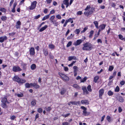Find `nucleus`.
Listing matches in <instances>:
<instances>
[{"mask_svg": "<svg viewBox=\"0 0 125 125\" xmlns=\"http://www.w3.org/2000/svg\"><path fill=\"white\" fill-rule=\"evenodd\" d=\"M40 15H38L35 16L34 19H37L39 18L40 17Z\"/></svg>", "mask_w": 125, "mask_h": 125, "instance_id": "61", "label": "nucleus"}, {"mask_svg": "<svg viewBox=\"0 0 125 125\" xmlns=\"http://www.w3.org/2000/svg\"><path fill=\"white\" fill-rule=\"evenodd\" d=\"M2 107L4 108H7V106L6 103H2L1 104Z\"/></svg>", "mask_w": 125, "mask_h": 125, "instance_id": "29", "label": "nucleus"}, {"mask_svg": "<svg viewBox=\"0 0 125 125\" xmlns=\"http://www.w3.org/2000/svg\"><path fill=\"white\" fill-rule=\"evenodd\" d=\"M73 59L76 60V57L74 56H70L68 57V60L69 61H71Z\"/></svg>", "mask_w": 125, "mask_h": 125, "instance_id": "21", "label": "nucleus"}, {"mask_svg": "<svg viewBox=\"0 0 125 125\" xmlns=\"http://www.w3.org/2000/svg\"><path fill=\"white\" fill-rule=\"evenodd\" d=\"M13 80L14 81L17 82L18 83H23L26 82V80L23 79H21L17 75L15 76L12 78Z\"/></svg>", "mask_w": 125, "mask_h": 125, "instance_id": "2", "label": "nucleus"}, {"mask_svg": "<svg viewBox=\"0 0 125 125\" xmlns=\"http://www.w3.org/2000/svg\"><path fill=\"white\" fill-rule=\"evenodd\" d=\"M48 27V26L46 25L42 27L39 30L40 32H42L45 30Z\"/></svg>", "mask_w": 125, "mask_h": 125, "instance_id": "19", "label": "nucleus"}, {"mask_svg": "<svg viewBox=\"0 0 125 125\" xmlns=\"http://www.w3.org/2000/svg\"><path fill=\"white\" fill-rule=\"evenodd\" d=\"M37 3L36 1L33 2L31 4V6L29 7V9L30 10H33L36 7Z\"/></svg>", "mask_w": 125, "mask_h": 125, "instance_id": "5", "label": "nucleus"}, {"mask_svg": "<svg viewBox=\"0 0 125 125\" xmlns=\"http://www.w3.org/2000/svg\"><path fill=\"white\" fill-rule=\"evenodd\" d=\"M0 11L2 12H4L5 11V8H0Z\"/></svg>", "mask_w": 125, "mask_h": 125, "instance_id": "57", "label": "nucleus"}, {"mask_svg": "<svg viewBox=\"0 0 125 125\" xmlns=\"http://www.w3.org/2000/svg\"><path fill=\"white\" fill-rule=\"evenodd\" d=\"M30 53L31 55H33L35 54V50L34 48L31 47L30 50Z\"/></svg>", "mask_w": 125, "mask_h": 125, "instance_id": "9", "label": "nucleus"}, {"mask_svg": "<svg viewBox=\"0 0 125 125\" xmlns=\"http://www.w3.org/2000/svg\"><path fill=\"white\" fill-rule=\"evenodd\" d=\"M83 41V40L81 39L77 40L74 43V45L75 46H77L80 45Z\"/></svg>", "mask_w": 125, "mask_h": 125, "instance_id": "10", "label": "nucleus"}, {"mask_svg": "<svg viewBox=\"0 0 125 125\" xmlns=\"http://www.w3.org/2000/svg\"><path fill=\"white\" fill-rule=\"evenodd\" d=\"M50 17V14H48L44 16L42 20V21H44L48 19Z\"/></svg>", "mask_w": 125, "mask_h": 125, "instance_id": "25", "label": "nucleus"}, {"mask_svg": "<svg viewBox=\"0 0 125 125\" xmlns=\"http://www.w3.org/2000/svg\"><path fill=\"white\" fill-rule=\"evenodd\" d=\"M66 92V90L64 88H62L61 90V94L62 95L63 94Z\"/></svg>", "mask_w": 125, "mask_h": 125, "instance_id": "38", "label": "nucleus"}, {"mask_svg": "<svg viewBox=\"0 0 125 125\" xmlns=\"http://www.w3.org/2000/svg\"><path fill=\"white\" fill-rule=\"evenodd\" d=\"M87 79V78L86 77H85L82 79H81V82H84Z\"/></svg>", "mask_w": 125, "mask_h": 125, "instance_id": "42", "label": "nucleus"}, {"mask_svg": "<svg viewBox=\"0 0 125 125\" xmlns=\"http://www.w3.org/2000/svg\"><path fill=\"white\" fill-rule=\"evenodd\" d=\"M90 34L89 35V37L90 38H91L92 37V36L93 35V34L94 33V31L93 30L91 31L90 32Z\"/></svg>", "mask_w": 125, "mask_h": 125, "instance_id": "44", "label": "nucleus"}, {"mask_svg": "<svg viewBox=\"0 0 125 125\" xmlns=\"http://www.w3.org/2000/svg\"><path fill=\"white\" fill-rule=\"evenodd\" d=\"M114 67L112 66H110L108 69V70L109 71H112L114 69Z\"/></svg>", "mask_w": 125, "mask_h": 125, "instance_id": "37", "label": "nucleus"}, {"mask_svg": "<svg viewBox=\"0 0 125 125\" xmlns=\"http://www.w3.org/2000/svg\"><path fill=\"white\" fill-rule=\"evenodd\" d=\"M76 62V61H73V62L71 63L70 64H69L68 65V66L69 67H71L72 66H73V64L75 63Z\"/></svg>", "mask_w": 125, "mask_h": 125, "instance_id": "45", "label": "nucleus"}, {"mask_svg": "<svg viewBox=\"0 0 125 125\" xmlns=\"http://www.w3.org/2000/svg\"><path fill=\"white\" fill-rule=\"evenodd\" d=\"M59 74L63 80L66 81H68L69 80V77L65 74L61 73H59Z\"/></svg>", "mask_w": 125, "mask_h": 125, "instance_id": "3", "label": "nucleus"}, {"mask_svg": "<svg viewBox=\"0 0 125 125\" xmlns=\"http://www.w3.org/2000/svg\"><path fill=\"white\" fill-rule=\"evenodd\" d=\"M21 22L20 21H18L15 25V27L17 29H20V26L21 25Z\"/></svg>", "mask_w": 125, "mask_h": 125, "instance_id": "13", "label": "nucleus"}, {"mask_svg": "<svg viewBox=\"0 0 125 125\" xmlns=\"http://www.w3.org/2000/svg\"><path fill=\"white\" fill-rule=\"evenodd\" d=\"M106 26V24H103L100 25L99 27V30L102 31L104 30Z\"/></svg>", "mask_w": 125, "mask_h": 125, "instance_id": "12", "label": "nucleus"}, {"mask_svg": "<svg viewBox=\"0 0 125 125\" xmlns=\"http://www.w3.org/2000/svg\"><path fill=\"white\" fill-rule=\"evenodd\" d=\"M82 89L84 92L86 94H88L89 93V92L87 90L86 88V87H83Z\"/></svg>", "mask_w": 125, "mask_h": 125, "instance_id": "15", "label": "nucleus"}, {"mask_svg": "<svg viewBox=\"0 0 125 125\" xmlns=\"http://www.w3.org/2000/svg\"><path fill=\"white\" fill-rule=\"evenodd\" d=\"M88 29L87 28V27H85L83 31H82L81 32V33H83L84 32Z\"/></svg>", "mask_w": 125, "mask_h": 125, "instance_id": "55", "label": "nucleus"}, {"mask_svg": "<svg viewBox=\"0 0 125 125\" xmlns=\"http://www.w3.org/2000/svg\"><path fill=\"white\" fill-rule=\"evenodd\" d=\"M70 115V113H68L66 115H62V116L64 117H66Z\"/></svg>", "mask_w": 125, "mask_h": 125, "instance_id": "50", "label": "nucleus"}, {"mask_svg": "<svg viewBox=\"0 0 125 125\" xmlns=\"http://www.w3.org/2000/svg\"><path fill=\"white\" fill-rule=\"evenodd\" d=\"M37 111L39 113H41L42 111V109L41 108H39L38 109Z\"/></svg>", "mask_w": 125, "mask_h": 125, "instance_id": "52", "label": "nucleus"}, {"mask_svg": "<svg viewBox=\"0 0 125 125\" xmlns=\"http://www.w3.org/2000/svg\"><path fill=\"white\" fill-rule=\"evenodd\" d=\"M70 123L67 122H64L62 123V125H70Z\"/></svg>", "mask_w": 125, "mask_h": 125, "instance_id": "54", "label": "nucleus"}, {"mask_svg": "<svg viewBox=\"0 0 125 125\" xmlns=\"http://www.w3.org/2000/svg\"><path fill=\"white\" fill-rule=\"evenodd\" d=\"M63 3L66 5L69 3V0H64L63 1Z\"/></svg>", "mask_w": 125, "mask_h": 125, "instance_id": "40", "label": "nucleus"}, {"mask_svg": "<svg viewBox=\"0 0 125 125\" xmlns=\"http://www.w3.org/2000/svg\"><path fill=\"white\" fill-rule=\"evenodd\" d=\"M56 18L59 19H61V16L59 14L56 15Z\"/></svg>", "mask_w": 125, "mask_h": 125, "instance_id": "56", "label": "nucleus"}, {"mask_svg": "<svg viewBox=\"0 0 125 125\" xmlns=\"http://www.w3.org/2000/svg\"><path fill=\"white\" fill-rule=\"evenodd\" d=\"M104 91V90L103 89H101L99 91V97L100 98H102V96L103 94Z\"/></svg>", "mask_w": 125, "mask_h": 125, "instance_id": "7", "label": "nucleus"}, {"mask_svg": "<svg viewBox=\"0 0 125 125\" xmlns=\"http://www.w3.org/2000/svg\"><path fill=\"white\" fill-rule=\"evenodd\" d=\"M36 100L32 101L31 103V104L32 105H34L36 104Z\"/></svg>", "mask_w": 125, "mask_h": 125, "instance_id": "48", "label": "nucleus"}, {"mask_svg": "<svg viewBox=\"0 0 125 125\" xmlns=\"http://www.w3.org/2000/svg\"><path fill=\"white\" fill-rule=\"evenodd\" d=\"M17 3L16 2H14L13 4V8L12 9V12H13L14 13L15 12V8L17 5Z\"/></svg>", "mask_w": 125, "mask_h": 125, "instance_id": "17", "label": "nucleus"}, {"mask_svg": "<svg viewBox=\"0 0 125 125\" xmlns=\"http://www.w3.org/2000/svg\"><path fill=\"white\" fill-rule=\"evenodd\" d=\"M55 13V11H54V10H52L50 12V13L49 14H50V15L51 14H53L54 13Z\"/></svg>", "mask_w": 125, "mask_h": 125, "instance_id": "64", "label": "nucleus"}, {"mask_svg": "<svg viewBox=\"0 0 125 125\" xmlns=\"http://www.w3.org/2000/svg\"><path fill=\"white\" fill-rule=\"evenodd\" d=\"M43 53L44 55L46 56L48 55V52L47 50L46 49H43Z\"/></svg>", "mask_w": 125, "mask_h": 125, "instance_id": "27", "label": "nucleus"}, {"mask_svg": "<svg viewBox=\"0 0 125 125\" xmlns=\"http://www.w3.org/2000/svg\"><path fill=\"white\" fill-rule=\"evenodd\" d=\"M119 90L120 89L119 87L118 86H117L115 90V92H118L119 91Z\"/></svg>", "mask_w": 125, "mask_h": 125, "instance_id": "39", "label": "nucleus"}, {"mask_svg": "<svg viewBox=\"0 0 125 125\" xmlns=\"http://www.w3.org/2000/svg\"><path fill=\"white\" fill-rule=\"evenodd\" d=\"M117 100L121 102H123L124 100L123 98L121 96H119L117 98Z\"/></svg>", "mask_w": 125, "mask_h": 125, "instance_id": "18", "label": "nucleus"}, {"mask_svg": "<svg viewBox=\"0 0 125 125\" xmlns=\"http://www.w3.org/2000/svg\"><path fill=\"white\" fill-rule=\"evenodd\" d=\"M74 36V35H73L72 34H71V35L70 36L67 37V39L68 40L70 39H71Z\"/></svg>", "mask_w": 125, "mask_h": 125, "instance_id": "51", "label": "nucleus"}, {"mask_svg": "<svg viewBox=\"0 0 125 125\" xmlns=\"http://www.w3.org/2000/svg\"><path fill=\"white\" fill-rule=\"evenodd\" d=\"M49 47L51 49H54V48L55 46L52 44H49Z\"/></svg>", "mask_w": 125, "mask_h": 125, "instance_id": "33", "label": "nucleus"}, {"mask_svg": "<svg viewBox=\"0 0 125 125\" xmlns=\"http://www.w3.org/2000/svg\"><path fill=\"white\" fill-rule=\"evenodd\" d=\"M125 83V81H121L120 83V84L121 85H124Z\"/></svg>", "mask_w": 125, "mask_h": 125, "instance_id": "62", "label": "nucleus"}, {"mask_svg": "<svg viewBox=\"0 0 125 125\" xmlns=\"http://www.w3.org/2000/svg\"><path fill=\"white\" fill-rule=\"evenodd\" d=\"M1 102L2 103H6V102H7V98L5 97L3 98L2 99Z\"/></svg>", "mask_w": 125, "mask_h": 125, "instance_id": "28", "label": "nucleus"}, {"mask_svg": "<svg viewBox=\"0 0 125 125\" xmlns=\"http://www.w3.org/2000/svg\"><path fill=\"white\" fill-rule=\"evenodd\" d=\"M82 13V11H78L77 13V14L78 15H81Z\"/></svg>", "mask_w": 125, "mask_h": 125, "instance_id": "63", "label": "nucleus"}, {"mask_svg": "<svg viewBox=\"0 0 125 125\" xmlns=\"http://www.w3.org/2000/svg\"><path fill=\"white\" fill-rule=\"evenodd\" d=\"M73 86L74 88L78 90L80 89L81 88V87H79L77 84H74L73 85Z\"/></svg>", "mask_w": 125, "mask_h": 125, "instance_id": "22", "label": "nucleus"}, {"mask_svg": "<svg viewBox=\"0 0 125 125\" xmlns=\"http://www.w3.org/2000/svg\"><path fill=\"white\" fill-rule=\"evenodd\" d=\"M93 13V11L91 10H88L87 11H85L84 13V14L87 16Z\"/></svg>", "mask_w": 125, "mask_h": 125, "instance_id": "11", "label": "nucleus"}, {"mask_svg": "<svg viewBox=\"0 0 125 125\" xmlns=\"http://www.w3.org/2000/svg\"><path fill=\"white\" fill-rule=\"evenodd\" d=\"M7 39V37L5 36H1L0 37V42H3L5 40H6Z\"/></svg>", "mask_w": 125, "mask_h": 125, "instance_id": "8", "label": "nucleus"}, {"mask_svg": "<svg viewBox=\"0 0 125 125\" xmlns=\"http://www.w3.org/2000/svg\"><path fill=\"white\" fill-rule=\"evenodd\" d=\"M32 83H27L25 84V88H31L32 87Z\"/></svg>", "mask_w": 125, "mask_h": 125, "instance_id": "14", "label": "nucleus"}, {"mask_svg": "<svg viewBox=\"0 0 125 125\" xmlns=\"http://www.w3.org/2000/svg\"><path fill=\"white\" fill-rule=\"evenodd\" d=\"M113 92H112L111 90H110L108 92V94L109 96H112L113 95Z\"/></svg>", "mask_w": 125, "mask_h": 125, "instance_id": "35", "label": "nucleus"}, {"mask_svg": "<svg viewBox=\"0 0 125 125\" xmlns=\"http://www.w3.org/2000/svg\"><path fill=\"white\" fill-rule=\"evenodd\" d=\"M74 69L73 72H77V71H78V68L76 66H74L73 67Z\"/></svg>", "mask_w": 125, "mask_h": 125, "instance_id": "32", "label": "nucleus"}, {"mask_svg": "<svg viewBox=\"0 0 125 125\" xmlns=\"http://www.w3.org/2000/svg\"><path fill=\"white\" fill-rule=\"evenodd\" d=\"M83 46L82 48L83 50L90 51L93 48L92 45L89 42L84 43Z\"/></svg>", "mask_w": 125, "mask_h": 125, "instance_id": "1", "label": "nucleus"}, {"mask_svg": "<svg viewBox=\"0 0 125 125\" xmlns=\"http://www.w3.org/2000/svg\"><path fill=\"white\" fill-rule=\"evenodd\" d=\"M87 88L89 91L90 92H91L92 91V89H91V86L90 85H89L88 86Z\"/></svg>", "mask_w": 125, "mask_h": 125, "instance_id": "34", "label": "nucleus"}, {"mask_svg": "<svg viewBox=\"0 0 125 125\" xmlns=\"http://www.w3.org/2000/svg\"><path fill=\"white\" fill-rule=\"evenodd\" d=\"M81 108L83 110V115L85 116H87L89 115L90 113L87 111V108L84 106H81Z\"/></svg>", "mask_w": 125, "mask_h": 125, "instance_id": "4", "label": "nucleus"}, {"mask_svg": "<svg viewBox=\"0 0 125 125\" xmlns=\"http://www.w3.org/2000/svg\"><path fill=\"white\" fill-rule=\"evenodd\" d=\"M91 7L90 5H88L87 6L86 8L84 9V10H87L90 9Z\"/></svg>", "mask_w": 125, "mask_h": 125, "instance_id": "53", "label": "nucleus"}, {"mask_svg": "<svg viewBox=\"0 0 125 125\" xmlns=\"http://www.w3.org/2000/svg\"><path fill=\"white\" fill-rule=\"evenodd\" d=\"M55 18V16L54 15H53L51 16L50 18V21L54 20V19Z\"/></svg>", "mask_w": 125, "mask_h": 125, "instance_id": "49", "label": "nucleus"}, {"mask_svg": "<svg viewBox=\"0 0 125 125\" xmlns=\"http://www.w3.org/2000/svg\"><path fill=\"white\" fill-rule=\"evenodd\" d=\"M81 103L82 104H89V102L87 100H82L81 101Z\"/></svg>", "mask_w": 125, "mask_h": 125, "instance_id": "20", "label": "nucleus"}, {"mask_svg": "<svg viewBox=\"0 0 125 125\" xmlns=\"http://www.w3.org/2000/svg\"><path fill=\"white\" fill-rule=\"evenodd\" d=\"M15 118L16 117L14 115H13L11 116H10V119L12 120H14Z\"/></svg>", "mask_w": 125, "mask_h": 125, "instance_id": "60", "label": "nucleus"}, {"mask_svg": "<svg viewBox=\"0 0 125 125\" xmlns=\"http://www.w3.org/2000/svg\"><path fill=\"white\" fill-rule=\"evenodd\" d=\"M80 31V30L79 29H77L75 30L74 31V32L78 34L79 33Z\"/></svg>", "mask_w": 125, "mask_h": 125, "instance_id": "46", "label": "nucleus"}, {"mask_svg": "<svg viewBox=\"0 0 125 125\" xmlns=\"http://www.w3.org/2000/svg\"><path fill=\"white\" fill-rule=\"evenodd\" d=\"M17 96L19 97H22L23 96V94H17Z\"/></svg>", "mask_w": 125, "mask_h": 125, "instance_id": "58", "label": "nucleus"}, {"mask_svg": "<svg viewBox=\"0 0 125 125\" xmlns=\"http://www.w3.org/2000/svg\"><path fill=\"white\" fill-rule=\"evenodd\" d=\"M32 86L34 87L36 89L38 88L39 87V86L36 83H32Z\"/></svg>", "mask_w": 125, "mask_h": 125, "instance_id": "23", "label": "nucleus"}, {"mask_svg": "<svg viewBox=\"0 0 125 125\" xmlns=\"http://www.w3.org/2000/svg\"><path fill=\"white\" fill-rule=\"evenodd\" d=\"M15 34V33L14 32H12L11 33H9V35L10 36H13Z\"/></svg>", "mask_w": 125, "mask_h": 125, "instance_id": "59", "label": "nucleus"}, {"mask_svg": "<svg viewBox=\"0 0 125 125\" xmlns=\"http://www.w3.org/2000/svg\"><path fill=\"white\" fill-rule=\"evenodd\" d=\"M22 69L20 67L18 66H13L12 68V70L14 72H18L21 71Z\"/></svg>", "mask_w": 125, "mask_h": 125, "instance_id": "6", "label": "nucleus"}, {"mask_svg": "<svg viewBox=\"0 0 125 125\" xmlns=\"http://www.w3.org/2000/svg\"><path fill=\"white\" fill-rule=\"evenodd\" d=\"M7 18L5 16H3L1 18V19L2 21H5L7 20Z\"/></svg>", "mask_w": 125, "mask_h": 125, "instance_id": "36", "label": "nucleus"}, {"mask_svg": "<svg viewBox=\"0 0 125 125\" xmlns=\"http://www.w3.org/2000/svg\"><path fill=\"white\" fill-rule=\"evenodd\" d=\"M99 78V77L98 76H95L94 78V82L95 83H96Z\"/></svg>", "mask_w": 125, "mask_h": 125, "instance_id": "31", "label": "nucleus"}, {"mask_svg": "<svg viewBox=\"0 0 125 125\" xmlns=\"http://www.w3.org/2000/svg\"><path fill=\"white\" fill-rule=\"evenodd\" d=\"M23 67V69L24 70H26V64L25 63H23L22 64Z\"/></svg>", "mask_w": 125, "mask_h": 125, "instance_id": "41", "label": "nucleus"}, {"mask_svg": "<svg viewBox=\"0 0 125 125\" xmlns=\"http://www.w3.org/2000/svg\"><path fill=\"white\" fill-rule=\"evenodd\" d=\"M44 109L46 111L48 112H50L52 110V108L50 106L48 107H45L44 108Z\"/></svg>", "mask_w": 125, "mask_h": 125, "instance_id": "24", "label": "nucleus"}, {"mask_svg": "<svg viewBox=\"0 0 125 125\" xmlns=\"http://www.w3.org/2000/svg\"><path fill=\"white\" fill-rule=\"evenodd\" d=\"M107 120L109 122H111V121L112 120L111 118L109 116H107Z\"/></svg>", "mask_w": 125, "mask_h": 125, "instance_id": "43", "label": "nucleus"}, {"mask_svg": "<svg viewBox=\"0 0 125 125\" xmlns=\"http://www.w3.org/2000/svg\"><path fill=\"white\" fill-rule=\"evenodd\" d=\"M31 68L32 70H34L36 68V66L34 64H33L31 66Z\"/></svg>", "mask_w": 125, "mask_h": 125, "instance_id": "26", "label": "nucleus"}, {"mask_svg": "<svg viewBox=\"0 0 125 125\" xmlns=\"http://www.w3.org/2000/svg\"><path fill=\"white\" fill-rule=\"evenodd\" d=\"M71 103L72 104L77 105L79 104L80 102L79 101H71Z\"/></svg>", "mask_w": 125, "mask_h": 125, "instance_id": "16", "label": "nucleus"}, {"mask_svg": "<svg viewBox=\"0 0 125 125\" xmlns=\"http://www.w3.org/2000/svg\"><path fill=\"white\" fill-rule=\"evenodd\" d=\"M72 44V42L71 41L69 42H68L66 46L67 47H68L71 46Z\"/></svg>", "mask_w": 125, "mask_h": 125, "instance_id": "47", "label": "nucleus"}, {"mask_svg": "<svg viewBox=\"0 0 125 125\" xmlns=\"http://www.w3.org/2000/svg\"><path fill=\"white\" fill-rule=\"evenodd\" d=\"M94 24L95 27L97 29H98L99 27H98V23L97 21H94Z\"/></svg>", "mask_w": 125, "mask_h": 125, "instance_id": "30", "label": "nucleus"}]
</instances>
